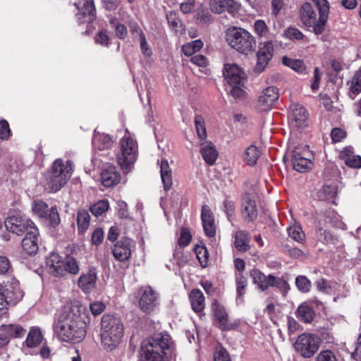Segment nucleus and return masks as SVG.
<instances>
[{
    "instance_id": "obj_1",
    "label": "nucleus",
    "mask_w": 361,
    "mask_h": 361,
    "mask_svg": "<svg viewBox=\"0 0 361 361\" xmlns=\"http://www.w3.org/2000/svg\"><path fill=\"white\" fill-rule=\"evenodd\" d=\"M87 323L77 305H66L56 319L53 329L57 338L68 343H78L86 336Z\"/></svg>"
},
{
    "instance_id": "obj_2",
    "label": "nucleus",
    "mask_w": 361,
    "mask_h": 361,
    "mask_svg": "<svg viewBox=\"0 0 361 361\" xmlns=\"http://www.w3.org/2000/svg\"><path fill=\"white\" fill-rule=\"evenodd\" d=\"M142 361H171L176 356V346L166 332L154 333L141 345Z\"/></svg>"
},
{
    "instance_id": "obj_3",
    "label": "nucleus",
    "mask_w": 361,
    "mask_h": 361,
    "mask_svg": "<svg viewBox=\"0 0 361 361\" xmlns=\"http://www.w3.org/2000/svg\"><path fill=\"white\" fill-rule=\"evenodd\" d=\"M319 11V18L310 3H305L300 8V18L307 27H312L315 35H321L324 30L329 13V6L326 0H312Z\"/></svg>"
},
{
    "instance_id": "obj_4",
    "label": "nucleus",
    "mask_w": 361,
    "mask_h": 361,
    "mask_svg": "<svg viewBox=\"0 0 361 361\" xmlns=\"http://www.w3.org/2000/svg\"><path fill=\"white\" fill-rule=\"evenodd\" d=\"M101 341L106 350H114L123 336V325L119 318L105 314L101 322Z\"/></svg>"
},
{
    "instance_id": "obj_5",
    "label": "nucleus",
    "mask_w": 361,
    "mask_h": 361,
    "mask_svg": "<svg viewBox=\"0 0 361 361\" xmlns=\"http://www.w3.org/2000/svg\"><path fill=\"white\" fill-rule=\"evenodd\" d=\"M225 38L231 47L246 55L253 51L256 47L254 37L248 31L241 27L228 28L226 31Z\"/></svg>"
},
{
    "instance_id": "obj_6",
    "label": "nucleus",
    "mask_w": 361,
    "mask_h": 361,
    "mask_svg": "<svg viewBox=\"0 0 361 361\" xmlns=\"http://www.w3.org/2000/svg\"><path fill=\"white\" fill-rule=\"evenodd\" d=\"M48 271L55 276H64L67 274H78L80 271L75 258L67 256L62 259L57 253H51L46 259Z\"/></svg>"
},
{
    "instance_id": "obj_7",
    "label": "nucleus",
    "mask_w": 361,
    "mask_h": 361,
    "mask_svg": "<svg viewBox=\"0 0 361 361\" xmlns=\"http://www.w3.org/2000/svg\"><path fill=\"white\" fill-rule=\"evenodd\" d=\"M224 75L229 94L234 98H241L245 93L243 87L247 80L245 73L236 64H226Z\"/></svg>"
},
{
    "instance_id": "obj_8",
    "label": "nucleus",
    "mask_w": 361,
    "mask_h": 361,
    "mask_svg": "<svg viewBox=\"0 0 361 361\" xmlns=\"http://www.w3.org/2000/svg\"><path fill=\"white\" fill-rule=\"evenodd\" d=\"M120 149L117 154V160L125 173H128L135 164L138 154L136 141L128 136H124L119 142Z\"/></svg>"
},
{
    "instance_id": "obj_9",
    "label": "nucleus",
    "mask_w": 361,
    "mask_h": 361,
    "mask_svg": "<svg viewBox=\"0 0 361 361\" xmlns=\"http://www.w3.org/2000/svg\"><path fill=\"white\" fill-rule=\"evenodd\" d=\"M250 275L253 283L262 291L267 290L269 287H276L283 293H287L289 290L288 283L282 278L271 274L265 275L257 269H252Z\"/></svg>"
},
{
    "instance_id": "obj_10",
    "label": "nucleus",
    "mask_w": 361,
    "mask_h": 361,
    "mask_svg": "<svg viewBox=\"0 0 361 361\" xmlns=\"http://www.w3.org/2000/svg\"><path fill=\"white\" fill-rule=\"evenodd\" d=\"M319 346V338L308 333L300 334L293 345L295 352L304 358L312 357L317 352Z\"/></svg>"
},
{
    "instance_id": "obj_11",
    "label": "nucleus",
    "mask_w": 361,
    "mask_h": 361,
    "mask_svg": "<svg viewBox=\"0 0 361 361\" xmlns=\"http://www.w3.org/2000/svg\"><path fill=\"white\" fill-rule=\"evenodd\" d=\"M312 154L306 147H296L292 152L291 163L293 168L300 173H304L312 168Z\"/></svg>"
},
{
    "instance_id": "obj_12",
    "label": "nucleus",
    "mask_w": 361,
    "mask_h": 361,
    "mask_svg": "<svg viewBox=\"0 0 361 361\" xmlns=\"http://www.w3.org/2000/svg\"><path fill=\"white\" fill-rule=\"evenodd\" d=\"M5 226L8 231L18 235L27 233L32 227H36L32 220L17 216L7 218L5 221Z\"/></svg>"
},
{
    "instance_id": "obj_13",
    "label": "nucleus",
    "mask_w": 361,
    "mask_h": 361,
    "mask_svg": "<svg viewBox=\"0 0 361 361\" xmlns=\"http://www.w3.org/2000/svg\"><path fill=\"white\" fill-rule=\"evenodd\" d=\"M140 292V309L145 313L151 312L159 304L158 293L150 286H146L141 288Z\"/></svg>"
},
{
    "instance_id": "obj_14",
    "label": "nucleus",
    "mask_w": 361,
    "mask_h": 361,
    "mask_svg": "<svg viewBox=\"0 0 361 361\" xmlns=\"http://www.w3.org/2000/svg\"><path fill=\"white\" fill-rule=\"evenodd\" d=\"M279 99L278 90L274 87H269L264 90L259 95L257 108L261 111L271 110Z\"/></svg>"
},
{
    "instance_id": "obj_15",
    "label": "nucleus",
    "mask_w": 361,
    "mask_h": 361,
    "mask_svg": "<svg viewBox=\"0 0 361 361\" xmlns=\"http://www.w3.org/2000/svg\"><path fill=\"white\" fill-rule=\"evenodd\" d=\"M75 5L78 9L76 16L79 23H90L94 20L96 10L93 0H79Z\"/></svg>"
},
{
    "instance_id": "obj_16",
    "label": "nucleus",
    "mask_w": 361,
    "mask_h": 361,
    "mask_svg": "<svg viewBox=\"0 0 361 361\" xmlns=\"http://www.w3.org/2000/svg\"><path fill=\"white\" fill-rule=\"evenodd\" d=\"M134 246L133 240L126 237L121 238L112 248L113 255L120 262L128 260L131 256L132 247Z\"/></svg>"
},
{
    "instance_id": "obj_17",
    "label": "nucleus",
    "mask_w": 361,
    "mask_h": 361,
    "mask_svg": "<svg viewBox=\"0 0 361 361\" xmlns=\"http://www.w3.org/2000/svg\"><path fill=\"white\" fill-rule=\"evenodd\" d=\"M274 45L271 41L265 42L263 45L259 47L257 51V61L255 66V71L262 73L269 63L273 56Z\"/></svg>"
},
{
    "instance_id": "obj_18",
    "label": "nucleus",
    "mask_w": 361,
    "mask_h": 361,
    "mask_svg": "<svg viewBox=\"0 0 361 361\" xmlns=\"http://www.w3.org/2000/svg\"><path fill=\"white\" fill-rule=\"evenodd\" d=\"M290 124L298 129H302L307 126L308 114L307 110L299 104L290 106Z\"/></svg>"
},
{
    "instance_id": "obj_19",
    "label": "nucleus",
    "mask_w": 361,
    "mask_h": 361,
    "mask_svg": "<svg viewBox=\"0 0 361 361\" xmlns=\"http://www.w3.org/2000/svg\"><path fill=\"white\" fill-rule=\"evenodd\" d=\"M210 10L215 13L227 11L234 16L239 10V4L235 0H208Z\"/></svg>"
},
{
    "instance_id": "obj_20",
    "label": "nucleus",
    "mask_w": 361,
    "mask_h": 361,
    "mask_svg": "<svg viewBox=\"0 0 361 361\" xmlns=\"http://www.w3.org/2000/svg\"><path fill=\"white\" fill-rule=\"evenodd\" d=\"M39 231L37 227H32L22 240V247L24 252L28 255H35L39 250Z\"/></svg>"
},
{
    "instance_id": "obj_21",
    "label": "nucleus",
    "mask_w": 361,
    "mask_h": 361,
    "mask_svg": "<svg viewBox=\"0 0 361 361\" xmlns=\"http://www.w3.org/2000/svg\"><path fill=\"white\" fill-rule=\"evenodd\" d=\"M72 163L68 160L64 162L61 159H56L51 169L49 170V173L54 174L55 176H63V178H65V180L68 181L72 174Z\"/></svg>"
},
{
    "instance_id": "obj_22",
    "label": "nucleus",
    "mask_w": 361,
    "mask_h": 361,
    "mask_svg": "<svg viewBox=\"0 0 361 361\" xmlns=\"http://www.w3.org/2000/svg\"><path fill=\"white\" fill-rule=\"evenodd\" d=\"M201 219L205 234L208 237L214 236L216 234L214 218L209 206H202Z\"/></svg>"
},
{
    "instance_id": "obj_23",
    "label": "nucleus",
    "mask_w": 361,
    "mask_h": 361,
    "mask_svg": "<svg viewBox=\"0 0 361 361\" xmlns=\"http://www.w3.org/2000/svg\"><path fill=\"white\" fill-rule=\"evenodd\" d=\"M97 279V271L94 268H92L80 276L78 283L84 292L89 293L94 288Z\"/></svg>"
},
{
    "instance_id": "obj_24",
    "label": "nucleus",
    "mask_w": 361,
    "mask_h": 361,
    "mask_svg": "<svg viewBox=\"0 0 361 361\" xmlns=\"http://www.w3.org/2000/svg\"><path fill=\"white\" fill-rule=\"evenodd\" d=\"M100 179L106 187H112L121 181V176L114 166H108L102 171Z\"/></svg>"
},
{
    "instance_id": "obj_25",
    "label": "nucleus",
    "mask_w": 361,
    "mask_h": 361,
    "mask_svg": "<svg viewBox=\"0 0 361 361\" xmlns=\"http://www.w3.org/2000/svg\"><path fill=\"white\" fill-rule=\"evenodd\" d=\"M212 310L218 326L221 330H230L231 325L228 322V315L224 307L215 302L212 305Z\"/></svg>"
},
{
    "instance_id": "obj_26",
    "label": "nucleus",
    "mask_w": 361,
    "mask_h": 361,
    "mask_svg": "<svg viewBox=\"0 0 361 361\" xmlns=\"http://www.w3.org/2000/svg\"><path fill=\"white\" fill-rule=\"evenodd\" d=\"M241 213L243 218L247 221H253L257 216L255 201L247 195L243 199Z\"/></svg>"
},
{
    "instance_id": "obj_27",
    "label": "nucleus",
    "mask_w": 361,
    "mask_h": 361,
    "mask_svg": "<svg viewBox=\"0 0 361 361\" xmlns=\"http://www.w3.org/2000/svg\"><path fill=\"white\" fill-rule=\"evenodd\" d=\"M4 288L8 304L15 305L22 300L23 292L20 289L17 281L13 280L11 284H8Z\"/></svg>"
},
{
    "instance_id": "obj_28",
    "label": "nucleus",
    "mask_w": 361,
    "mask_h": 361,
    "mask_svg": "<svg viewBox=\"0 0 361 361\" xmlns=\"http://www.w3.org/2000/svg\"><path fill=\"white\" fill-rule=\"evenodd\" d=\"M339 157L345 165L351 168H361V157L354 154L351 147H346L340 152Z\"/></svg>"
},
{
    "instance_id": "obj_29",
    "label": "nucleus",
    "mask_w": 361,
    "mask_h": 361,
    "mask_svg": "<svg viewBox=\"0 0 361 361\" xmlns=\"http://www.w3.org/2000/svg\"><path fill=\"white\" fill-rule=\"evenodd\" d=\"M67 181L63 176H55L47 172L46 176L45 188L51 192H55L61 189L66 184Z\"/></svg>"
},
{
    "instance_id": "obj_30",
    "label": "nucleus",
    "mask_w": 361,
    "mask_h": 361,
    "mask_svg": "<svg viewBox=\"0 0 361 361\" xmlns=\"http://www.w3.org/2000/svg\"><path fill=\"white\" fill-rule=\"evenodd\" d=\"M234 245L239 252H247L250 249V236L248 232L238 230L234 234Z\"/></svg>"
},
{
    "instance_id": "obj_31",
    "label": "nucleus",
    "mask_w": 361,
    "mask_h": 361,
    "mask_svg": "<svg viewBox=\"0 0 361 361\" xmlns=\"http://www.w3.org/2000/svg\"><path fill=\"white\" fill-rule=\"evenodd\" d=\"M160 173L164 189L168 191L173 185L172 170L166 159H162L160 163Z\"/></svg>"
},
{
    "instance_id": "obj_32",
    "label": "nucleus",
    "mask_w": 361,
    "mask_h": 361,
    "mask_svg": "<svg viewBox=\"0 0 361 361\" xmlns=\"http://www.w3.org/2000/svg\"><path fill=\"white\" fill-rule=\"evenodd\" d=\"M189 298L192 309L195 312H202L205 307V299L203 293L199 289H193L190 295Z\"/></svg>"
},
{
    "instance_id": "obj_33",
    "label": "nucleus",
    "mask_w": 361,
    "mask_h": 361,
    "mask_svg": "<svg viewBox=\"0 0 361 361\" xmlns=\"http://www.w3.org/2000/svg\"><path fill=\"white\" fill-rule=\"evenodd\" d=\"M296 315L300 321L310 324L313 321L315 317V312L310 305L303 302L298 307Z\"/></svg>"
},
{
    "instance_id": "obj_34",
    "label": "nucleus",
    "mask_w": 361,
    "mask_h": 361,
    "mask_svg": "<svg viewBox=\"0 0 361 361\" xmlns=\"http://www.w3.org/2000/svg\"><path fill=\"white\" fill-rule=\"evenodd\" d=\"M0 331L5 334L4 336L10 338H21L26 331L19 324H3L0 326Z\"/></svg>"
},
{
    "instance_id": "obj_35",
    "label": "nucleus",
    "mask_w": 361,
    "mask_h": 361,
    "mask_svg": "<svg viewBox=\"0 0 361 361\" xmlns=\"http://www.w3.org/2000/svg\"><path fill=\"white\" fill-rule=\"evenodd\" d=\"M92 145L99 150H104L111 147L112 141L109 135L94 132Z\"/></svg>"
},
{
    "instance_id": "obj_36",
    "label": "nucleus",
    "mask_w": 361,
    "mask_h": 361,
    "mask_svg": "<svg viewBox=\"0 0 361 361\" xmlns=\"http://www.w3.org/2000/svg\"><path fill=\"white\" fill-rule=\"evenodd\" d=\"M260 155L261 151L259 149L257 146L251 145L245 149L243 159L248 165L254 166L257 164Z\"/></svg>"
},
{
    "instance_id": "obj_37",
    "label": "nucleus",
    "mask_w": 361,
    "mask_h": 361,
    "mask_svg": "<svg viewBox=\"0 0 361 361\" xmlns=\"http://www.w3.org/2000/svg\"><path fill=\"white\" fill-rule=\"evenodd\" d=\"M200 152L204 161L209 165H212L216 160L218 153L215 147L211 145L203 146L200 149Z\"/></svg>"
},
{
    "instance_id": "obj_38",
    "label": "nucleus",
    "mask_w": 361,
    "mask_h": 361,
    "mask_svg": "<svg viewBox=\"0 0 361 361\" xmlns=\"http://www.w3.org/2000/svg\"><path fill=\"white\" fill-rule=\"evenodd\" d=\"M42 339V335L39 329L32 328L29 331L27 338L26 344L29 348H33L38 345Z\"/></svg>"
},
{
    "instance_id": "obj_39",
    "label": "nucleus",
    "mask_w": 361,
    "mask_h": 361,
    "mask_svg": "<svg viewBox=\"0 0 361 361\" xmlns=\"http://www.w3.org/2000/svg\"><path fill=\"white\" fill-rule=\"evenodd\" d=\"M90 216L86 210H80L78 212V229L80 233L85 231L90 226Z\"/></svg>"
},
{
    "instance_id": "obj_40",
    "label": "nucleus",
    "mask_w": 361,
    "mask_h": 361,
    "mask_svg": "<svg viewBox=\"0 0 361 361\" xmlns=\"http://www.w3.org/2000/svg\"><path fill=\"white\" fill-rule=\"evenodd\" d=\"M283 63L299 73H305V66L301 60L293 59L287 56H283Z\"/></svg>"
},
{
    "instance_id": "obj_41",
    "label": "nucleus",
    "mask_w": 361,
    "mask_h": 361,
    "mask_svg": "<svg viewBox=\"0 0 361 361\" xmlns=\"http://www.w3.org/2000/svg\"><path fill=\"white\" fill-rule=\"evenodd\" d=\"M32 210L39 218H47L48 205L44 202L42 200L34 201L32 205Z\"/></svg>"
},
{
    "instance_id": "obj_42",
    "label": "nucleus",
    "mask_w": 361,
    "mask_h": 361,
    "mask_svg": "<svg viewBox=\"0 0 361 361\" xmlns=\"http://www.w3.org/2000/svg\"><path fill=\"white\" fill-rule=\"evenodd\" d=\"M361 92V68L355 73L352 78L350 95L353 98Z\"/></svg>"
},
{
    "instance_id": "obj_43",
    "label": "nucleus",
    "mask_w": 361,
    "mask_h": 361,
    "mask_svg": "<svg viewBox=\"0 0 361 361\" xmlns=\"http://www.w3.org/2000/svg\"><path fill=\"white\" fill-rule=\"evenodd\" d=\"M288 235L294 240L302 243L305 240V235L300 225L294 224L288 229Z\"/></svg>"
},
{
    "instance_id": "obj_44",
    "label": "nucleus",
    "mask_w": 361,
    "mask_h": 361,
    "mask_svg": "<svg viewBox=\"0 0 361 361\" xmlns=\"http://www.w3.org/2000/svg\"><path fill=\"white\" fill-rule=\"evenodd\" d=\"M236 290H237V299L243 297L245 293V288L247 285V279L242 274H236Z\"/></svg>"
},
{
    "instance_id": "obj_45",
    "label": "nucleus",
    "mask_w": 361,
    "mask_h": 361,
    "mask_svg": "<svg viewBox=\"0 0 361 361\" xmlns=\"http://www.w3.org/2000/svg\"><path fill=\"white\" fill-rule=\"evenodd\" d=\"M195 124L198 137L202 140L206 139L207 131L202 116H196L195 118Z\"/></svg>"
},
{
    "instance_id": "obj_46",
    "label": "nucleus",
    "mask_w": 361,
    "mask_h": 361,
    "mask_svg": "<svg viewBox=\"0 0 361 361\" xmlns=\"http://www.w3.org/2000/svg\"><path fill=\"white\" fill-rule=\"evenodd\" d=\"M109 209V202L106 200H101L95 203L90 207V211L93 215L98 216L106 212Z\"/></svg>"
},
{
    "instance_id": "obj_47",
    "label": "nucleus",
    "mask_w": 361,
    "mask_h": 361,
    "mask_svg": "<svg viewBox=\"0 0 361 361\" xmlns=\"http://www.w3.org/2000/svg\"><path fill=\"white\" fill-rule=\"evenodd\" d=\"M295 283L300 291L307 293L311 288V282L304 276H298L296 277Z\"/></svg>"
},
{
    "instance_id": "obj_48",
    "label": "nucleus",
    "mask_w": 361,
    "mask_h": 361,
    "mask_svg": "<svg viewBox=\"0 0 361 361\" xmlns=\"http://www.w3.org/2000/svg\"><path fill=\"white\" fill-rule=\"evenodd\" d=\"M197 258L198 259L202 267H205L207 264V259L209 257L208 250L205 247L197 246L195 248Z\"/></svg>"
},
{
    "instance_id": "obj_49",
    "label": "nucleus",
    "mask_w": 361,
    "mask_h": 361,
    "mask_svg": "<svg viewBox=\"0 0 361 361\" xmlns=\"http://www.w3.org/2000/svg\"><path fill=\"white\" fill-rule=\"evenodd\" d=\"M214 361H231L227 350L222 346L216 347L214 354Z\"/></svg>"
},
{
    "instance_id": "obj_50",
    "label": "nucleus",
    "mask_w": 361,
    "mask_h": 361,
    "mask_svg": "<svg viewBox=\"0 0 361 361\" xmlns=\"http://www.w3.org/2000/svg\"><path fill=\"white\" fill-rule=\"evenodd\" d=\"M284 36L291 40H301L304 37V35L295 27H288L284 32Z\"/></svg>"
},
{
    "instance_id": "obj_51",
    "label": "nucleus",
    "mask_w": 361,
    "mask_h": 361,
    "mask_svg": "<svg viewBox=\"0 0 361 361\" xmlns=\"http://www.w3.org/2000/svg\"><path fill=\"white\" fill-rule=\"evenodd\" d=\"M316 361H338L334 353L330 350H322L316 357Z\"/></svg>"
},
{
    "instance_id": "obj_52",
    "label": "nucleus",
    "mask_w": 361,
    "mask_h": 361,
    "mask_svg": "<svg viewBox=\"0 0 361 361\" xmlns=\"http://www.w3.org/2000/svg\"><path fill=\"white\" fill-rule=\"evenodd\" d=\"M254 27L256 33L260 37H265L267 35L269 28L262 20H257L254 24Z\"/></svg>"
},
{
    "instance_id": "obj_53",
    "label": "nucleus",
    "mask_w": 361,
    "mask_h": 361,
    "mask_svg": "<svg viewBox=\"0 0 361 361\" xmlns=\"http://www.w3.org/2000/svg\"><path fill=\"white\" fill-rule=\"evenodd\" d=\"M224 211L226 214L228 221L232 222L235 215L234 202L229 200H225L224 202Z\"/></svg>"
},
{
    "instance_id": "obj_54",
    "label": "nucleus",
    "mask_w": 361,
    "mask_h": 361,
    "mask_svg": "<svg viewBox=\"0 0 361 361\" xmlns=\"http://www.w3.org/2000/svg\"><path fill=\"white\" fill-rule=\"evenodd\" d=\"M8 305V301L5 295L4 288L0 284V317L6 313Z\"/></svg>"
},
{
    "instance_id": "obj_55",
    "label": "nucleus",
    "mask_w": 361,
    "mask_h": 361,
    "mask_svg": "<svg viewBox=\"0 0 361 361\" xmlns=\"http://www.w3.org/2000/svg\"><path fill=\"white\" fill-rule=\"evenodd\" d=\"M192 238L190 231L187 228H182L180 231V235L178 239V245L181 247L187 246Z\"/></svg>"
},
{
    "instance_id": "obj_56",
    "label": "nucleus",
    "mask_w": 361,
    "mask_h": 361,
    "mask_svg": "<svg viewBox=\"0 0 361 361\" xmlns=\"http://www.w3.org/2000/svg\"><path fill=\"white\" fill-rule=\"evenodd\" d=\"M169 24L172 26L176 31H178L179 29H182V22L177 17L176 13H170L166 16Z\"/></svg>"
},
{
    "instance_id": "obj_57",
    "label": "nucleus",
    "mask_w": 361,
    "mask_h": 361,
    "mask_svg": "<svg viewBox=\"0 0 361 361\" xmlns=\"http://www.w3.org/2000/svg\"><path fill=\"white\" fill-rule=\"evenodd\" d=\"M50 224L53 226H57L60 223V218L56 207H52L48 210L47 218Z\"/></svg>"
},
{
    "instance_id": "obj_58",
    "label": "nucleus",
    "mask_w": 361,
    "mask_h": 361,
    "mask_svg": "<svg viewBox=\"0 0 361 361\" xmlns=\"http://www.w3.org/2000/svg\"><path fill=\"white\" fill-rule=\"evenodd\" d=\"M11 130L8 123L6 120L0 121V138L6 140L10 136Z\"/></svg>"
},
{
    "instance_id": "obj_59",
    "label": "nucleus",
    "mask_w": 361,
    "mask_h": 361,
    "mask_svg": "<svg viewBox=\"0 0 361 361\" xmlns=\"http://www.w3.org/2000/svg\"><path fill=\"white\" fill-rule=\"evenodd\" d=\"M321 192L324 194V198L325 200H329L334 197L336 195V189L332 185H324Z\"/></svg>"
},
{
    "instance_id": "obj_60",
    "label": "nucleus",
    "mask_w": 361,
    "mask_h": 361,
    "mask_svg": "<svg viewBox=\"0 0 361 361\" xmlns=\"http://www.w3.org/2000/svg\"><path fill=\"white\" fill-rule=\"evenodd\" d=\"M331 138L334 142H341L346 136V133L341 128H334L331 130Z\"/></svg>"
},
{
    "instance_id": "obj_61",
    "label": "nucleus",
    "mask_w": 361,
    "mask_h": 361,
    "mask_svg": "<svg viewBox=\"0 0 361 361\" xmlns=\"http://www.w3.org/2000/svg\"><path fill=\"white\" fill-rule=\"evenodd\" d=\"M195 7V0H185L180 4V11L185 13H190L192 11Z\"/></svg>"
},
{
    "instance_id": "obj_62",
    "label": "nucleus",
    "mask_w": 361,
    "mask_h": 361,
    "mask_svg": "<svg viewBox=\"0 0 361 361\" xmlns=\"http://www.w3.org/2000/svg\"><path fill=\"white\" fill-rule=\"evenodd\" d=\"M104 239V231L102 228H96L92 235V241L94 245H99Z\"/></svg>"
},
{
    "instance_id": "obj_63",
    "label": "nucleus",
    "mask_w": 361,
    "mask_h": 361,
    "mask_svg": "<svg viewBox=\"0 0 361 361\" xmlns=\"http://www.w3.org/2000/svg\"><path fill=\"white\" fill-rule=\"evenodd\" d=\"M190 61L198 66H206L208 63L207 59L202 54L193 56L190 59Z\"/></svg>"
},
{
    "instance_id": "obj_64",
    "label": "nucleus",
    "mask_w": 361,
    "mask_h": 361,
    "mask_svg": "<svg viewBox=\"0 0 361 361\" xmlns=\"http://www.w3.org/2000/svg\"><path fill=\"white\" fill-rule=\"evenodd\" d=\"M351 357L356 361L361 360V334L360 335L355 350L352 353Z\"/></svg>"
}]
</instances>
